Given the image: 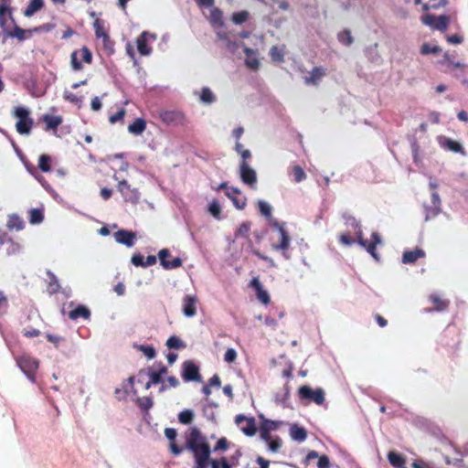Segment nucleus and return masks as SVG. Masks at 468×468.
I'll return each mask as SVG.
<instances>
[{"label":"nucleus","instance_id":"f257e3e1","mask_svg":"<svg viewBox=\"0 0 468 468\" xmlns=\"http://www.w3.org/2000/svg\"><path fill=\"white\" fill-rule=\"evenodd\" d=\"M346 225L352 227L355 229L356 239L351 238L348 233H342L339 236V241L346 246H350L356 241L361 247L365 248L375 260L378 261V254L376 248L377 245L382 242L380 235L378 232H373L369 241L365 239L363 237L361 225L359 221H357L354 217H349L346 218Z\"/></svg>","mask_w":468,"mask_h":468},{"label":"nucleus","instance_id":"f03ea898","mask_svg":"<svg viewBox=\"0 0 468 468\" xmlns=\"http://www.w3.org/2000/svg\"><path fill=\"white\" fill-rule=\"evenodd\" d=\"M186 448L193 452L194 457L210 455L211 453L207 438L197 427L190 429L186 438Z\"/></svg>","mask_w":468,"mask_h":468},{"label":"nucleus","instance_id":"7ed1b4c3","mask_svg":"<svg viewBox=\"0 0 468 468\" xmlns=\"http://www.w3.org/2000/svg\"><path fill=\"white\" fill-rule=\"evenodd\" d=\"M12 116L17 120L16 123V132L22 135H28L34 125L29 109L25 106H16L12 111Z\"/></svg>","mask_w":468,"mask_h":468},{"label":"nucleus","instance_id":"20e7f679","mask_svg":"<svg viewBox=\"0 0 468 468\" xmlns=\"http://www.w3.org/2000/svg\"><path fill=\"white\" fill-rule=\"evenodd\" d=\"M273 228L279 232V241L271 245L272 250L281 251L282 256L286 259H290L288 250L291 244V237L288 231L285 229V223L275 222Z\"/></svg>","mask_w":468,"mask_h":468},{"label":"nucleus","instance_id":"39448f33","mask_svg":"<svg viewBox=\"0 0 468 468\" xmlns=\"http://www.w3.org/2000/svg\"><path fill=\"white\" fill-rule=\"evenodd\" d=\"M16 364L30 381H36V373L39 367V361L37 358L22 355L16 358Z\"/></svg>","mask_w":468,"mask_h":468},{"label":"nucleus","instance_id":"423d86ee","mask_svg":"<svg viewBox=\"0 0 468 468\" xmlns=\"http://www.w3.org/2000/svg\"><path fill=\"white\" fill-rule=\"evenodd\" d=\"M162 122L167 125L184 126L187 123L186 114L179 110H165L159 113Z\"/></svg>","mask_w":468,"mask_h":468},{"label":"nucleus","instance_id":"0eeeda50","mask_svg":"<svg viewBox=\"0 0 468 468\" xmlns=\"http://www.w3.org/2000/svg\"><path fill=\"white\" fill-rule=\"evenodd\" d=\"M421 21L424 25L431 27L432 29L444 32L449 27L450 17L446 15L436 16L427 14L421 17Z\"/></svg>","mask_w":468,"mask_h":468},{"label":"nucleus","instance_id":"6e6552de","mask_svg":"<svg viewBox=\"0 0 468 468\" xmlns=\"http://www.w3.org/2000/svg\"><path fill=\"white\" fill-rule=\"evenodd\" d=\"M299 396L302 399L312 400L317 405H322L324 401V392L321 388L313 389L309 386H302L299 388Z\"/></svg>","mask_w":468,"mask_h":468},{"label":"nucleus","instance_id":"1a4fd4ad","mask_svg":"<svg viewBox=\"0 0 468 468\" xmlns=\"http://www.w3.org/2000/svg\"><path fill=\"white\" fill-rule=\"evenodd\" d=\"M440 343L451 349L456 348L460 344L459 333L455 327H447L440 337Z\"/></svg>","mask_w":468,"mask_h":468},{"label":"nucleus","instance_id":"9d476101","mask_svg":"<svg viewBox=\"0 0 468 468\" xmlns=\"http://www.w3.org/2000/svg\"><path fill=\"white\" fill-rule=\"evenodd\" d=\"M161 266L165 270L176 269L182 266V260L179 257L172 258L168 249H163L158 252Z\"/></svg>","mask_w":468,"mask_h":468},{"label":"nucleus","instance_id":"9b49d317","mask_svg":"<svg viewBox=\"0 0 468 468\" xmlns=\"http://www.w3.org/2000/svg\"><path fill=\"white\" fill-rule=\"evenodd\" d=\"M235 422L240 426V430L247 436H253L257 431L255 419L253 417L248 418L242 414L235 417Z\"/></svg>","mask_w":468,"mask_h":468},{"label":"nucleus","instance_id":"f8f14e48","mask_svg":"<svg viewBox=\"0 0 468 468\" xmlns=\"http://www.w3.org/2000/svg\"><path fill=\"white\" fill-rule=\"evenodd\" d=\"M118 190L122 195L125 201L133 204L139 201L140 193L137 189L132 188L127 180L123 179L119 182Z\"/></svg>","mask_w":468,"mask_h":468},{"label":"nucleus","instance_id":"ddd939ff","mask_svg":"<svg viewBox=\"0 0 468 468\" xmlns=\"http://www.w3.org/2000/svg\"><path fill=\"white\" fill-rule=\"evenodd\" d=\"M239 176L244 184L254 187L257 183V175L255 170L251 168L247 162H240Z\"/></svg>","mask_w":468,"mask_h":468},{"label":"nucleus","instance_id":"4468645a","mask_svg":"<svg viewBox=\"0 0 468 468\" xmlns=\"http://www.w3.org/2000/svg\"><path fill=\"white\" fill-rule=\"evenodd\" d=\"M198 298L196 294H186L182 300V312L186 317H193L197 314Z\"/></svg>","mask_w":468,"mask_h":468},{"label":"nucleus","instance_id":"2eb2a0df","mask_svg":"<svg viewBox=\"0 0 468 468\" xmlns=\"http://www.w3.org/2000/svg\"><path fill=\"white\" fill-rule=\"evenodd\" d=\"M182 378L185 381H200L198 367L192 361H186L183 364Z\"/></svg>","mask_w":468,"mask_h":468},{"label":"nucleus","instance_id":"dca6fc26","mask_svg":"<svg viewBox=\"0 0 468 468\" xmlns=\"http://www.w3.org/2000/svg\"><path fill=\"white\" fill-rule=\"evenodd\" d=\"M431 206L425 205V220L428 221L433 218H435L437 215H439L441 211V199L439 197V194L437 192H433L431 194Z\"/></svg>","mask_w":468,"mask_h":468},{"label":"nucleus","instance_id":"f3484780","mask_svg":"<svg viewBox=\"0 0 468 468\" xmlns=\"http://www.w3.org/2000/svg\"><path fill=\"white\" fill-rule=\"evenodd\" d=\"M114 238L118 243L123 244L127 247H132L134 244L136 235L133 231L120 229L114 233Z\"/></svg>","mask_w":468,"mask_h":468},{"label":"nucleus","instance_id":"a211bd4d","mask_svg":"<svg viewBox=\"0 0 468 468\" xmlns=\"http://www.w3.org/2000/svg\"><path fill=\"white\" fill-rule=\"evenodd\" d=\"M429 301L432 303V308L427 309V312H443L446 311L450 305L449 300L442 299L439 294L436 293H431L429 296Z\"/></svg>","mask_w":468,"mask_h":468},{"label":"nucleus","instance_id":"6ab92c4d","mask_svg":"<svg viewBox=\"0 0 468 468\" xmlns=\"http://www.w3.org/2000/svg\"><path fill=\"white\" fill-rule=\"evenodd\" d=\"M426 256L425 251L422 249L416 248L413 250L404 251L402 254V262L405 264H413L419 259Z\"/></svg>","mask_w":468,"mask_h":468},{"label":"nucleus","instance_id":"aec40b11","mask_svg":"<svg viewBox=\"0 0 468 468\" xmlns=\"http://www.w3.org/2000/svg\"><path fill=\"white\" fill-rule=\"evenodd\" d=\"M326 74V69L322 67H314L309 76L304 77L305 84L317 85L323 77Z\"/></svg>","mask_w":468,"mask_h":468},{"label":"nucleus","instance_id":"412c9836","mask_svg":"<svg viewBox=\"0 0 468 468\" xmlns=\"http://www.w3.org/2000/svg\"><path fill=\"white\" fill-rule=\"evenodd\" d=\"M149 34L144 31L136 39L137 50L142 56H148L152 52V48L147 45Z\"/></svg>","mask_w":468,"mask_h":468},{"label":"nucleus","instance_id":"4be33fe9","mask_svg":"<svg viewBox=\"0 0 468 468\" xmlns=\"http://www.w3.org/2000/svg\"><path fill=\"white\" fill-rule=\"evenodd\" d=\"M243 52L246 55L245 64L248 68L256 70L260 67V61L256 57V51L250 48H245Z\"/></svg>","mask_w":468,"mask_h":468},{"label":"nucleus","instance_id":"5701e85b","mask_svg":"<svg viewBox=\"0 0 468 468\" xmlns=\"http://www.w3.org/2000/svg\"><path fill=\"white\" fill-rule=\"evenodd\" d=\"M90 317V311L85 305H78L76 308L69 312V318L71 320H78L79 318L89 319Z\"/></svg>","mask_w":468,"mask_h":468},{"label":"nucleus","instance_id":"b1692460","mask_svg":"<svg viewBox=\"0 0 468 468\" xmlns=\"http://www.w3.org/2000/svg\"><path fill=\"white\" fill-rule=\"evenodd\" d=\"M43 122L46 124V130H56L63 122L62 117L58 115H48L43 116Z\"/></svg>","mask_w":468,"mask_h":468},{"label":"nucleus","instance_id":"393cba45","mask_svg":"<svg viewBox=\"0 0 468 468\" xmlns=\"http://www.w3.org/2000/svg\"><path fill=\"white\" fill-rule=\"evenodd\" d=\"M37 29L35 28L33 31H37ZM32 30H26L21 28L18 26H15L12 31L6 32V35L11 37H16L18 40H24L26 38H28L31 37Z\"/></svg>","mask_w":468,"mask_h":468},{"label":"nucleus","instance_id":"a878e982","mask_svg":"<svg viewBox=\"0 0 468 468\" xmlns=\"http://www.w3.org/2000/svg\"><path fill=\"white\" fill-rule=\"evenodd\" d=\"M146 129V122L143 118H137L133 123L128 126L130 133L139 135Z\"/></svg>","mask_w":468,"mask_h":468},{"label":"nucleus","instance_id":"bb28decb","mask_svg":"<svg viewBox=\"0 0 468 468\" xmlns=\"http://www.w3.org/2000/svg\"><path fill=\"white\" fill-rule=\"evenodd\" d=\"M388 459L394 468H407L405 458L395 452H388Z\"/></svg>","mask_w":468,"mask_h":468},{"label":"nucleus","instance_id":"cd10ccee","mask_svg":"<svg viewBox=\"0 0 468 468\" xmlns=\"http://www.w3.org/2000/svg\"><path fill=\"white\" fill-rule=\"evenodd\" d=\"M290 435L292 440L297 441H303L307 438V432L304 428L293 424L290 428Z\"/></svg>","mask_w":468,"mask_h":468},{"label":"nucleus","instance_id":"c85d7f7f","mask_svg":"<svg viewBox=\"0 0 468 468\" xmlns=\"http://www.w3.org/2000/svg\"><path fill=\"white\" fill-rule=\"evenodd\" d=\"M44 6L43 0H30L28 5L24 11V16L27 17L32 16L35 13L41 10Z\"/></svg>","mask_w":468,"mask_h":468},{"label":"nucleus","instance_id":"c756f323","mask_svg":"<svg viewBox=\"0 0 468 468\" xmlns=\"http://www.w3.org/2000/svg\"><path fill=\"white\" fill-rule=\"evenodd\" d=\"M7 228L11 230L16 229L19 231L25 228V222L18 215L13 214L8 218Z\"/></svg>","mask_w":468,"mask_h":468},{"label":"nucleus","instance_id":"7c9ffc66","mask_svg":"<svg viewBox=\"0 0 468 468\" xmlns=\"http://www.w3.org/2000/svg\"><path fill=\"white\" fill-rule=\"evenodd\" d=\"M210 22L213 26L224 27L223 12L219 8L215 7L210 11Z\"/></svg>","mask_w":468,"mask_h":468},{"label":"nucleus","instance_id":"2f4dec72","mask_svg":"<svg viewBox=\"0 0 468 468\" xmlns=\"http://www.w3.org/2000/svg\"><path fill=\"white\" fill-rule=\"evenodd\" d=\"M442 146L452 152L465 154V151L463 150L462 144L451 138H446L442 144Z\"/></svg>","mask_w":468,"mask_h":468},{"label":"nucleus","instance_id":"473e14b6","mask_svg":"<svg viewBox=\"0 0 468 468\" xmlns=\"http://www.w3.org/2000/svg\"><path fill=\"white\" fill-rule=\"evenodd\" d=\"M199 100L202 103L211 104L216 101V96L209 88L204 87L199 93Z\"/></svg>","mask_w":468,"mask_h":468},{"label":"nucleus","instance_id":"72a5a7b5","mask_svg":"<svg viewBox=\"0 0 468 468\" xmlns=\"http://www.w3.org/2000/svg\"><path fill=\"white\" fill-rule=\"evenodd\" d=\"M269 54L272 61L282 62L284 60V46L282 48L272 46Z\"/></svg>","mask_w":468,"mask_h":468},{"label":"nucleus","instance_id":"f704fd0d","mask_svg":"<svg viewBox=\"0 0 468 468\" xmlns=\"http://www.w3.org/2000/svg\"><path fill=\"white\" fill-rule=\"evenodd\" d=\"M44 219V211L42 208H32L29 210V222L33 225L39 224Z\"/></svg>","mask_w":468,"mask_h":468},{"label":"nucleus","instance_id":"c9c22d12","mask_svg":"<svg viewBox=\"0 0 468 468\" xmlns=\"http://www.w3.org/2000/svg\"><path fill=\"white\" fill-rule=\"evenodd\" d=\"M6 15H8L9 18L14 21L10 7L5 4H0V27H2L6 24Z\"/></svg>","mask_w":468,"mask_h":468},{"label":"nucleus","instance_id":"e433bc0d","mask_svg":"<svg viewBox=\"0 0 468 468\" xmlns=\"http://www.w3.org/2000/svg\"><path fill=\"white\" fill-rule=\"evenodd\" d=\"M250 17V13L247 10H242L240 12L233 13L231 16V21L235 25H241L245 23Z\"/></svg>","mask_w":468,"mask_h":468},{"label":"nucleus","instance_id":"4c0bfd02","mask_svg":"<svg viewBox=\"0 0 468 468\" xmlns=\"http://www.w3.org/2000/svg\"><path fill=\"white\" fill-rule=\"evenodd\" d=\"M38 168L42 172H49L51 170V158L48 154H41L38 158Z\"/></svg>","mask_w":468,"mask_h":468},{"label":"nucleus","instance_id":"58836bf2","mask_svg":"<svg viewBox=\"0 0 468 468\" xmlns=\"http://www.w3.org/2000/svg\"><path fill=\"white\" fill-rule=\"evenodd\" d=\"M337 39L341 44L345 46H350L354 41L351 31L349 29H344L343 31L339 32L337 35Z\"/></svg>","mask_w":468,"mask_h":468},{"label":"nucleus","instance_id":"ea45409f","mask_svg":"<svg viewBox=\"0 0 468 468\" xmlns=\"http://www.w3.org/2000/svg\"><path fill=\"white\" fill-rule=\"evenodd\" d=\"M100 39L102 42V48L106 51L107 54L112 55L114 52V41L112 40L109 34L104 35Z\"/></svg>","mask_w":468,"mask_h":468},{"label":"nucleus","instance_id":"a19ab883","mask_svg":"<svg viewBox=\"0 0 468 468\" xmlns=\"http://www.w3.org/2000/svg\"><path fill=\"white\" fill-rule=\"evenodd\" d=\"M93 28L97 38H101L108 34L104 27V21L100 18L95 19L93 22Z\"/></svg>","mask_w":468,"mask_h":468},{"label":"nucleus","instance_id":"79ce46f5","mask_svg":"<svg viewBox=\"0 0 468 468\" xmlns=\"http://www.w3.org/2000/svg\"><path fill=\"white\" fill-rule=\"evenodd\" d=\"M166 346L170 349H181L186 346L184 342L176 335L170 336L166 341Z\"/></svg>","mask_w":468,"mask_h":468},{"label":"nucleus","instance_id":"37998d69","mask_svg":"<svg viewBox=\"0 0 468 468\" xmlns=\"http://www.w3.org/2000/svg\"><path fill=\"white\" fill-rule=\"evenodd\" d=\"M292 175L295 183H300L306 178L304 170L300 165H294L292 167Z\"/></svg>","mask_w":468,"mask_h":468},{"label":"nucleus","instance_id":"c03bdc74","mask_svg":"<svg viewBox=\"0 0 468 468\" xmlns=\"http://www.w3.org/2000/svg\"><path fill=\"white\" fill-rule=\"evenodd\" d=\"M194 412L191 410H185L178 414V420L182 424H190L194 420Z\"/></svg>","mask_w":468,"mask_h":468},{"label":"nucleus","instance_id":"a18cd8bd","mask_svg":"<svg viewBox=\"0 0 468 468\" xmlns=\"http://www.w3.org/2000/svg\"><path fill=\"white\" fill-rule=\"evenodd\" d=\"M251 223L250 221L243 222L237 229L235 236L248 239L250 236Z\"/></svg>","mask_w":468,"mask_h":468},{"label":"nucleus","instance_id":"49530a36","mask_svg":"<svg viewBox=\"0 0 468 468\" xmlns=\"http://www.w3.org/2000/svg\"><path fill=\"white\" fill-rule=\"evenodd\" d=\"M226 195L232 200L238 209H243L246 207L247 199L245 197L233 196L230 192H227Z\"/></svg>","mask_w":468,"mask_h":468},{"label":"nucleus","instance_id":"de8ad7c7","mask_svg":"<svg viewBox=\"0 0 468 468\" xmlns=\"http://www.w3.org/2000/svg\"><path fill=\"white\" fill-rule=\"evenodd\" d=\"M282 424V422L279 421V420H271L264 419L263 421L261 422V426L263 429H265L269 431H275V430L279 429Z\"/></svg>","mask_w":468,"mask_h":468},{"label":"nucleus","instance_id":"09e8293b","mask_svg":"<svg viewBox=\"0 0 468 468\" xmlns=\"http://www.w3.org/2000/svg\"><path fill=\"white\" fill-rule=\"evenodd\" d=\"M441 51L439 46H431L429 43H423L420 48V53L422 55L428 54H439Z\"/></svg>","mask_w":468,"mask_h":468},{"label":"nucleus","instance_id":"8fccbe9b","mask_svg":"<svg viewBox=\"0 0 468 468\" xmlns=\"http://www.w3.org/2000/svg\"><path fill=\"white\" fill-rule=\"evenodd\" d=\"M138 407L148 411L153 407V399L150 397L138 398L136 400Z\"/></svg>","mask_w":468,"mask_h":468},{"label":"nucleus","instance_id":"3c124183","mask_svg":"<svg viewBox=\"0 0 468 468\" xmlns=\"http://www.w3.org/2000/svg\"><path fill=\"white\" fill-rule=\"evenodd\" d=\"M79 52V56L81 60L85 63L90 64L92 61V54L90 50L87 47H82L81 48L76 50Z\"/></svg>","mask_w":468,"mask_h":468},{"label":"nucleus","instance_id":"603ef678","mask_svg":"<svg viewBox=\"0 0 468 468\" xmlns=\"http://www.w3.org/2000/svg\"><path fill=\"white\" fill-rule=\"evenodd\" d=\"M230 442L228 441L227 438L222 437L220 438L217 443L215 444L213 448V452H224L227 451L229 447Z\"/></svg>","mask_w":468,"mask_h":468},{"label":"nucleus","instance_id":"864d4df0","mask_svg":"<svg viewBox=\"0 0 468 468\" xmlns=\"http://www.w3.org/2000/svg\"><path fill=\"white\" fill-rule=\"evenodd\" d=\"M208 211L214 218H220L221 207L218 201L214 200L209 204Z\"/></svg>","mask_w":468,"mask_h":468},{"label":"nucleus","instance_id":"5fc2aeb1","mask_svg":"<svg viewBox=\"0 0 468 468\" xmlns=\"http://www.w3.org/2000/svg\"><path fill=\"white\" fill-rule=\"evenodd\" d=\"M237 455H238V457H237L236 463H230V461H229L226 457H222L219 460L220 468H233L234 466L238 465L239 459L241 456V452L239 450L237 451Z\"/></svg>","mask_w":468,"mask_h":468},{"label":"nucleus","instance_id":"6e6d98bb","mask_svg":"<svg viewBox=\"0 0 468 468\" xmlns=\"http://www.w3.org/2000/svg\"><path fill=\"white\" fill-rule=\"evenodd\" d=\"M210 455L197 456L195 458V468H207Z\"/></svg>","mask_w":468,"mask_h":468},{"label":"nucleus","instance_id":"4d7b16f0","mask_svg":"<svg viewBox=\"0 0 468 468\" xmlns=\"http://www.w3.org/2000/svg\"><path fill=\"white\" fill-rule=\"evenodd\" d=\"M282 441L279 437L272 438L268 441L270 451L277 452L282 447Z\"/></svg>","mask_w":468,"mask_h":468},{"label":"nucleus","instance_id":"13d9d810","mask_svg":"<svg viewBox=\"0 0 468 468\" xmlns=\"http://www.w3.org/2000/svg\"><path fill=\"white\" fill-rule=\"evenodd\" d=\"M78 57H79V52H77L76 50L71 53L70 63H71V67L74 70L82 69V65H81L80 61L79 60Z\"/></svg>","mask_w":468,"mask_h":468},{"label":"nucleus","instance_id":"bf43d9fd","mask_svg":"<svg viewBox=\"0 0 468 468\" xmlns=\"http://www.w3.org/2000/svg\"><path fill=\"white\" fill-rule=\"evenodd\" d=\"M139 349L149 359L154 358L156 355L155 349L152 346H140Z\"/></svg>","mask_w":468,"mask_h":468},{"label":"nucleus","instance_id":"052dcab7","mask_svg":"<svg viewBox=\"0 0 468 468\" xmlns=\"http://www.w3.org/2000/svg\"><path fill=\"white\" fill-rule=\"evenodd\" d=\"M46 338L48 339V342L52 343L56 348H58L59 344L65 340V338L62 336L49 333L46 335Z\"/></svg>","mask_w":468,"mask_h":468},{"label":"nucleus","instance_id":"680f3d73","mask_svg":"<svg viewBox=\"0 0 468 468\" xmlns=\"http://www.w3.org/2000/svg\"><path fill=\"white\" fill-rule=\"evenodd\" d=\"M166 382L168 383V385H163L160 388V391H164L168 388H176L179 386V380L174 376L168 377L166 378Z\"/></svg>","mask_w":468,"mask_h":468},{"label":"nucleus","instance_id":"e2e57ef3","mask_svg":"<svg viewBox=\"0 0 468 468\" xmlns=\"http://www.w3.org/2000/svg\"><path fill=\"white\" fill-rule=\"evenodd\" d=\"M237 359V352L233 348H228L225 355H224V360L227 363H233Z\"/></svg>","mask_w":468,"mask_h":468},{"label":"nucleus","instance_id":"0e129e2a","mask_svg":"<svg viewBox=\"0 0 468 468\" xmlns=\"http://www.w3.org/2000/svg\"><path fill=\"white\" fill-rule=\"evenodd\" d=\"M259 209L261 213L265 217H270L271 215V208L269 204L264 201H259L258 203Z\"/></svg>","mask_w":468,"mask_h":468},{"label":"nucleus","instance_id":"69168bd1","mask_svg":"<svg viewBox=\"0 0 468 468\" xmlns=\"http://www.w3.org/2000/svg\"><path fill=\"white\" fill-rule=\"evenodd\" d=\"M256 294L259 301L263 304H268L270 303V295L267 291L263 290V288H261L260 291H257Z\"/></svg>","mask_w":468,"mask_h":468},{"label":"nucleus","instance_id":"338daca9","mask_svg":"<svg viewBox=\"0 0 468 468\" xmlns=\"http://www.w3.org/2000/svg\"><path fill=\"white\" fill-rule=\"evenodd\" d=\"M64 98L66 101H68L71 103H74L76 105H80L82 102L81 98L72 92H65Z\"/></svg>","mask_w":468,"mask_h":468},{"label":"nucleus","instance_id":"774afa93","mask_svg":"<svg viewBox=\"0 0 468 468\" xmlns=\"http://www.w3.org/2000/svg\"><path fill=\"white\" fill-rule=\"evenodd\" d=\"M124 115H125V110L122 108L117 112L111 115L109 120L112 123H115L119 121H122L124 118Z\"/></svg>","mask_w":468,"mask_h":468}]
</instances>
